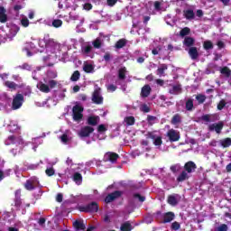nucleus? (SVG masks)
Instances as JSON below:
<instances>
[{"mask_svg": "<svg viewBox=\"0 0 231 231\" xmlns=\"http://www.w3.org/2000/svg\"><path fill=\"white\" fill-rule=\"evenodd\" d=\"M23 51H25L27 57H32V55L37 53V51L41 53L45 51L48 55H51L55 54L57 51H60V43L48 36H44V38L38 41V48L35 46V43L29 42L25 43Z\"/></svg>", "mask_w": 231, "mask_h": 231, "instance_id": "nucleus-1", "label": "nucleus"}, {"mask_svg": "<svg viewBox=\"0 0 231 231\" xmlns=\"http://www.w3.org/2000/svg\"><path fill=\"white\" fill-rule=\"evenodd\" d=\"M5 143V145H14L16 147L11 150V152L14 154V156H15L17 152H21L23 147H24V142L21 136H17L15 134L8 136Z\"/></svg>", "mask_w": 231, "mask_h": 231, "instance_id": "nucleus-2", "label": "nucleus"}, {"mask_svg": "<svg viewBox=\"0 0 231 231\" xmlns=\"http://www.w3.org/2000/svg\"><path fill=\"white\" fill-rule=\"evenodd\" d=\"M83 111H84V108L80 105H76L75 106H73L72 113H73L74 122H80V120H82Z\"/></svg>", "mask_w": 231, "mask_h": 231, "instance_id": "nucleus-3", "label": "nucleus"}, {"mask_svg": "<svg viewBox=\"0 0 231 231\" xmlns=\"http://www.w3.org/2000/svg\"><path fill=\"white\" fill-rule=\"evenodd\" d=\"M24 102V96L23 94H17L13 98V104L12 107L13 109H20V107H23V104Z\"/></svg>", "mask_w": 231, "mask_h": 231, "instance_id": "nucleus-4", "label": "nucleus"}, {"mask_svg": "<svg viewBox=\"0 0 231 231\" xmlns=\"http://www.w3.org/2000/svg\"><path fill=\"white\" fill-rule=\"evenodd\" d=\"M77 4H75V0H60L59 1V8H72V10H77Z\"/></svg>", "mask_w": 231, "mask_h": 231, "instance_id": "nucleus-5", "label": "nucleus"}, {"mask_svg": "<svg viewBox=\"0 0 231 231\" xmlns=\"http://www.w3.org/2000/svg\"><path fill=\"white\" fill-rule=\"evenodd\" d=\"M81 53L85 57H90V59H93V46H91V43H84L81 47Z\"/></svg>", "mask_w": 231, "mask_h": 231, "instance_id": "nucleus-6", "label": "nucleus"}, {"mask_svg": "<svg viewBox=\"0 0 231 231\" xmlns=\"http://www.w3.org/2000/svg\"><path fill=\"white\" fill-rule=\"evenodd\" d=\"M35 187H39V180L36 177L31 178L24 184L26 190H33Z\"/></svg>", "mask_w": 231, "mask_h": 231, "instance_id": "nucleus-7", "label": "nucleus"}, {"mask_svg": "<svg viewBox=\"0 0 231 231\" xmlns=\"http://www.w3.org/2000/svg\"><path fill=\"white\" fill-rule=\"evenodd\" d=\"M79 210L81 212H98V204H97V202H92L88 206L80 207Z\"/></svg>", "mask_w": 231, "mask_h": 231, "instance_id": "nucleus-8", "label": "nucleus"}, {"mask_svg": "<svg viewBox=\"0 0 231 231\" xmlns=\"http://www.w3.org/2000/svg\"><path fill=\"white\" fill-rule=\"evenodd\" d=\"M92 100L95 104H102V102H104V97H102V94L100 93V88L96 87L92 96Z\"/></svg>", "mask_w": 231, "mask_h": 231, "instance_id": "nucleus-9", "label": "nucleus"}, {"mask_svg": "<svg viewBox=\"0 0 231 231\" xmlns=\"http://www.w3.org/2000/svg\"><path fill=\"white\" fill-rule=\"evenodd\" d=\"M19 30H21L19 26L15 24L11 25V27L9 28V32L6 34L7 39L12 41V39H14V37L17 35V33L19 32Z\"/></svg>", "mask_w": 231, "mask_h": 231, "instance_id": "nucleus-10", "label": "nucleus"}, {"mask_svg": "<svg viewBox=\"0 0 231 231\" xmlns=\"http://www.w3.org/2000/svg\"><path fill=\"white\" fill-rule=\"evenodd\" d=\"M167 136L170 141L178 142V140H180V132H178L174 129H171L168 131Z\"/></svg>", "mask_w": 231, "mask_h": 231, "instance_id": "nucleus-11", "label": "nucleus"}, {"mask_svg": "<svg viewBox=\"0 0 231 231\" xmlns=\"http://www.w3.org/2000/svg\"><path fill=\"white\" fill-rule=\"evenodd\" d=\"M105 162H111V163H115L116 160H118V154L115 152H106L104 156Z\"/></svg>", "mask_w": 231, "mask_h": 231, "instance_id": "nucleus-12", "label": "nucleus"}, {"mask_svg": "<svg viewBox=\"0 0 231 231\" xmlns=\"http://www.w3.org/2000/svg\"><path fill=\"white\" fill-rule=\"evenodd\" d=\"M127 73V69H125V67H121L118 69V81L116 82V84H122V82H124V80L125 79V75Z\"/></svg>", "mask_w": 231, "mask_h": 231, "instance_id": "nucleus-13", "label": "nucleus"}, {"mask_svg": "<svg viewBox=\"0 0 231 231\" xmlns=\"http://www.w3.org/2000/svg\"><path fill=\"white\" fill-rule=\"evenodd\" d=\"M121 196H122V192L115 191V192L109 194L108 196H106V198L105 199V202L111 203V201H115V199H116V198H120Z\"/></svg>", "mask_w": 231, "mask_h": 231, "instance_id": "nucleus-14", "label": "nucleus"}, {"mask_svg": "<svg viewBox=\"0 0 231 231\" xmlns=\"http://www.w3.org/2000/svg\"><path fill=\"white\" fill-rule=\"evenodd\" d=\"M94 129L91 126H86L84 128H82L79 132V136L81 138H86L87 136H88L89 134H91V133H93Z\"/></svg>", "mask_w": 231, "mask_h": 231, "instance_id": "nucleus-15", "label": "nucleus"}, {"mask_svg": "<svg viewBox=\"0 0 231 231\" xmlns=\"http://www.w3.org/2000/svg\"><path fill=\"white\" fill-rule=\"evenodd\" d=\"M223 129V123H215L209 125V131H216L217 133V134H219V133H221Z\"/></svg>", "mask_w": 231, "mask_h": 231, "instance_id": "nucleus-16", "label": "nucleus"}, {"mask_svg": "<svg viewBox=\"0 0 231 231\" xmlns=\"http://www.w3.org/2000/svg\"><path fill=\"white\" fill-rule=\"evenodd\" d=\"M178 201H180V195H171L168 197V203L171 205V207L178 205Z\"/></svg>", "mask_w": 231, "mask_h": 231, "instance_id": "nucleus-17", "label": "nucleus"}, {"mask_svg": "<svg viewBox=\"0 0 231 231\" xmlns=\"http://www.w3.org/2000/svg\"><path fill=\"white\" fill-rule=\"evenodd\" d=\"M184 169L188 174H190V172H194V171H196V163H194V162H188L185 164Z\"/></svg>", "mask_w": 231, "mask_h": 231, "instance_id": "nucleus-18", "label": "nucleus"}, {"mask_svg": "<svg viewBox=\"0 0 231 231\" xmlns=\"http://www.w3.org/2000/svg\"><path fill=\"white\" fill-rule=\"evenodd\" d=\"M147 138H152V140L153 141L154 145H156L157 147H159V145H162V137L158 136V137H154V134H152V133H148L146 134Z\"/></svg>", "mask_w": 231, "mask_h": 231, "instance_id": "nucleus-19", "label": "nucleus"}, {"mask_svg": "<svg viewBox=\"0 0 231 231\" xmlns=\"http://www.w3.org/2000/svg\"><path fill=\"white\" fill-rule=\"evenodd\" d=\"M167 69L168 67L166 64H161L157 69V72H156L158 77H165V71H167Z\"/></svg>", "mask_w": 231, "mask_h": 231, "instance_id": "nucleus-20", "label": "nucleus"}, {"mask_svg": "<svg viewBox=\"0 0 231 231\" xmlns=\"http://www.w3.org/2000/svg\"><path fill=\"white\" fill-rule=\"evenodd\" d=\"M83 69L86 73H95V66L88 62L84 63Z\"/></svg>", "mask_w": 231, "mask_h": 231, "instance_id": "nucleus-21", "label": "nucleus"}, {"mask_svg": "<svg viewBox=\"0 0 231 231\" xmlns=\"http://www.w3.org/2000/svg\"><path fill=\"white\" fill-rule=\"evenodd\" d=\"M8 21V16L6 15V9L0 6V23H6Z\"/></svg>", "mask_w": 231, "mask_h": 231, "instance_id": "nucleus-22", "label": "nucleus"}, {"mask_svg": "<svg viewBox=\"0 0 231 231\" xmlns=\"http://www.w3.org/2000/svg\"><path fill=\"white\" fill-rule=\"evenodd\" d=\"M37 88L42 91V93H50V86L46 85V83L39 82L37 84Z\"/></svg>", "mask_w": 231, "mask_h": 231, "instance_id": "nucleus-23", "label": "nucleus"}, {"mask_svg": "<svg viewBox=\"0 0 231 231\" xmlns=\"http://www.w3.org/2000/svg\"><path fill=\"white\" fill-rule=\"evenodd\" d=\"M14 5L15 12H19V10L24 7V0H14Z\"/></svg>", "mask_w": 231, "mask_h": 231, "instance_id": "nucleus-24", "label": "nucleus"}, {"mask_svg": "<svg viewBox=\"0 0 231 231\" xmlns=\"http://www.w3.org/2000/svg\"><path fill=\"white\" fill-rule=\"evenodd\" d=\"M8 130L10 133H15L16 131H19V125L15 121H10V124L8 125Z\"/></svg>", "mask_w": 231, "mask_h": 231, "instance_id": "nucleus-25", "label": "nucleus"}, {"mask_svg": "<svg viewBox=\"0 0 231 231\" xmlns=\"http://www.w3.org/2000/svg\"><path fill=\"white\" fill-rule=\"evenodd\" d=\"M88 122L89 125H97V124H98V122H100V117L97 116H92L88 117Z\"/></svg>", "mask_w": 231, "mask_h": 231, "instance_id": "nucleus-26", "label": "nucleus"}, {"mask_svg": "<svg viewBox=\"0 0 231 231\" xmlns=\"http://www.w3.org/2000/svg\"><path fill=\"white\" fill-rule=\"evenodd\" d=\"M184 17H186L189 21L194 19V11L192 9H185Z\"/></svg>", "mask_w": 231, "mask_h": 231, "instance_id": "nucleus-27", "label": "nucleus"}, {"mask_svg": "<svg viewBox=\"0 0 231 231\" xmlns=\"http://www.w3.org/2000/svg\"><path fill=\"white\" fill-rule=\"evenodd\" d=\"M4 85L5 86V88L12 89V91L19 88V86L15 84L14 81H5Z\"/></svg>", "mask_w": 231, "mask_h": 231, "instance_id": "nucleus-28", "label": "nucleus"}, {"mask_svg": "<svg viewBox=\"0 0 231 231\" xmlns=\"http://www.w3.org/2000/svg\"><path fill=\"white\" fill-rule=\"evenodd\" d=\"M169 93H171V95H180V93H181V86H173L172 88L169 90Z\"/></svg>", "mask_w": 231, "mask_h": 231, "instance_id": "nucleus-29", "label": "nucleus"}, {"mask_svg": "<svg viewBox=\"0 0 231 231\" xmlns=\"http://www.w3.org/2000/svg\"><path fill=\"white\" fill-rule=\"evenodd\" d=\"M20 24L23 28H28V26H30V20H28V17H26L25 15H23L20 19Z\"/></svg>", "mask_w": 231, "mask_h": 231, "instance_id": "nucleus-30", "label": "nucleus"}, {"mask_svg": "<svg viewBox=\"0 0 231 231\" xmlns=\"http://www.w3.org/2000/svg\"><path fill=\"white\" fill-rule=\"evenodd\" d=\"M73 181H75L77 185H80L82 183V174L79 172L74 173Z\"/></svg>", "mask_w": 231, "mask_h": 231, "instance_id": "nucleus-31", "label": "nucleus"}, {"mask_svg": "<svg viewBox=\"0 0 231 231\" xmlns=\"http://www.w3.org/2000/svg\"><path fill=\"white\" fill-rule=\"evenodd\" d=\"M150 94H151V87L149 85H145L142 88L141 95L142 97H149Z\"/></svg>", "mask_w": 231, "mask_h": 231, "instance_id": "nucleus-32", "label": "nucleus"}, {"mask_svg": "<svg viewBox=\"0 0 231 231\" xmlns=\"http://www.w3.org/2000/svg\"><path fill=\"white\" fill-rule=\"evenodd\" d=\"M189 54L191 57V59H198V49H196V47H191L189 51Z\"/></svg>", "mask_w": 231, "mask_h": 231, "instance_id": "nucleus-33", "label": "nucleus"}, {"mask_svg": "<svg viewBox=\"0 0 231 231\" xmlns=\"http://www.w3.org/2000/svg\"><path fill=\"white\" fill-rule=\"evenodd\" d=\"M174 219V213L168 212L164 215V223H171Z\"/></svg>", "mask_w": 231, "mask_h": 231, "instance_id": "nucleus-34", "label": "nucleus"}, {"mask_svg": "<svg viewBox=\"0 0 231 231\" xmlns=\"http://www.w3.org/2000/svg\"><path fill=\"white\" fill-rule=\"evenodd\" d=\"M74 227L76 228V230H85L86 229V225H84L82 222L80 221H75L73 223Z\"/></svg>", "mask_w": 231, "mask_h": 231, "instance_id": "nucleus-35", "label": "nucleus"}, {"mask_svg": "<svg viewBox=\"0 0 231 231\" xmlns=\"http://www.w3.org/2000/svg\"><path fill=\"white\" fill-rule=\"evenodd\" d=\"M120 230L121 231H131V230H133V226H131V224L129 222H125L121 225Z\"/></svg>", "mask_w": 231, "mask_h": 231, "instance_id": "nucleus-36", "label": "nucleus"}, {"mask_svg": "<svg viewBox=\"0 0 231 231\" xmlns=\"http://www.w3.org/2000/svg\"><path fill=\"white\" fill-rule=\"evenodd\" d=\"M44 82H45V84H49L50 89H53V88H55L57 86V81H55L53 79H48V78L44 79Z\"/></svg>", "mask_w": 231, "mask_h": 231, "instance_id": "nucleus-37", "label": "nucleus"}, {"mask_svg": "<svg viewBox=\"0 0 231 231\" xmlns=\"http://www.w3.org/2000/svg\"><path fill=\"white\" fill-rule=\"evenodd\" d=\"M178 181H185V180H189V172L187 171H182L179 177H178Z\"/></svg>", "mask_w": 231, "mask_h": 231, "instance_id": "nucleus-38", "label": "nucleus"}, {"mask_svg": "<svg viewBox=\"0 0 231 231\" xmlns=\"http://www.w3.org/2000/svg\"><path fill=\"white\" fill-rule=\"evenodd\" d=\"M125 124L126 125H134V116H126L125 118Z\"/></svg>", "mask_w": 231, "mask_h": 231, "instance_id": "nucleus-39", "label": "nucleus"}, {"mask_svg": "<svg viewBox=\"0 0 231 231\" xmlns=\"http://www.w3.org/2000/svg\"><path fill=\"white\" fill-rule=\"evenodd\" d=\"M181 122V116L180 115H175L171 119V124L173 125H178Z\"/></svg>", "mask_w": 231, "mask_h": 231, "instance_id": "nucleus-40", "label": "nucleus"}, {"mask_svg": "<svg viewBox=\"0 0 231 231\" xmlns=\"http://www.w3.org/2000/svg\"><path fill=\"white\" fill-rule=\"evenodd\" d=\"M220 144L222 145V147H230L231 139L230 138H226L224 140H221Z\"/></svg>", "mask_w": 231, "mask_h": 231, "instance_id": "nucleus-41", "label": "nucleus"}, {"mask_svg": "<svg viewBox=\"0 0 231 231\" xmlns=\"http://www.w3.org/2000/svg\"><path fill=\"white\" fill-rule=\"evenodd\" d=\"M134 201H140L141 203H143V201H145V197H143L138 193H135V194H134Z\"/></svg>", "mask_w": 231, "mask_h": 231, "instance_id": "nucleus-42", "label": "nucleus"}, {"mask_svg": "<svg viewBox=\"0 0 231 231\" xmlns=\"http://www.w3.org/2000/svg\"><path fill=\"white\" fill-rule=\"evenodd\" d=\"M79 79H80V72H79V70H76L72 74L70 80H72V82H77V80H79Z\"/></svg>", "mask_w": 231, "mask_h": 231, "instance_id": "nucleus-43", "label": "nucleus"}, {"mask_svg": "<svg viewBox=\"0 0 231 231\" xmlns=\"http://www.w3.org/2000/svg\"><path fill=\"white\" fill-rule=\"evenodd\" d=\"M196 100H198L199 104H203V102H205V100H207V97H205V95H198L196 96Z\"/></svg>", "mask_w": 231, "mask_h": 231, "instance_id": "nucleus-44", "label": "nucleus"}, {"mask_svg": "<svg viewBox=\"0 0 231 231\" xmlns=\"http://www.w3.org/2000/svg\"><path fill=\"white\" fill-rule=\"evenodd\" d=\"M212 48H214L212 42L210 41L204 42V50H212Z\"/></svg>", "mask_w": 231, "mask_h": 231, "instance_id": "nucleus-45", "label": "nucleus"}, {"mask_svg": "<svg viewBox=\"0 0 231 231\" xmlns=\"http://www.w3.org/2000/svg\"><path fill=\"white\" fill-rule=\"evenodd\" d=\"M220 72L222 73V75H225L226 77H230V69L224 67L220 69Z\"/></svg>", "mask_w": 231, "mask_h": 231, "instance_id": "nucleus-46", "label": "nucleus"}, {"mask_svg": "<svg viewBox=\"0 0 231 231\" xmlns=\"http://www.w3.org/2000/svg\"><path fill=\"white\" fill-rule=\"evenodd\" d=\"M52 26L54 28H60V26H62L61 20L56 19V20L52 21Z\"/></svg>", "mask_w": 231, "mask_h": 231, "instance_id": "nucleus-47", "label": "nucleus"}, {"mask_svg": "<svg viewBox=\"0 0 231 231\" xmlns=\"http://www.w3.org/2000/svg\"><path fill=\"white\" fill-rule=\"evenodd\" d=\"M124 46H125V40H124V39L119 40L116 43V48H117V49L124 48Z\"/></svg>", "mask_w": 231, "mask_h": 231, "instance_id": "nucleus-48", "label": "nucleus"}, {"mask_svg": "<svg viewBox=\"0 0 231 231\" xmlns=\"http://www.w3.org/2000/svg\"><path fill=\"white\" fill-rule=\"evenodd\" d=\"M192 107H194V102L192 101V99H189L186 102V108L188 109V111H190Z\"/></svg>", "mask_w": 231, "mask_h": 231, "instance_id": "nucleus-49", "label": "nucleus"}, {"mask_svg": "<svg viewBox=\"0 0 231 231\" xmlns=\"http://www.w3.org/2000/svg\"><path fill=\"white\" fill-rule=\"evenodd\" d=\"M94 48H100L102 46V40L100 38H97L93 42Z\"/></svg>", "mask_w": 231, "mask_h": 231, "instance_id": "nucleus-50", "label": "nucleus"}, {"mask_svg": "<svg viewBox=\"0 0 231 231\" xmlns=\"http://www.w3.org/2000/svg\"><path fill=\"white\" fill-rule=\"evenodd\" d=\"M45 174H47V176H53V174H55V170L52 167L47 168Z\"/></svg>", "mask_w": 231, "mask_h": 231, "instance_id": "nucleus-51", "label": "nucleus"}, {"mask_svg": "<svg viewBox=\"0 0 231 231\" xmlns=\"http://www.w3.org/2000/svg\"><path fill=\"white\" fill-rule=\"evenodd\" d=\"M98 133H106L107 131V125H99L97 127Z\"/></svg>", "mask_w": 231, "mask_h": 231, "instance_id": "nucleus-52", "label": "nucleus"}, {"mask_svg": "<svg viewBox=\"0 0 231 231\" xmlns=\"http://www.w3.org/2000/svg\"><path fill=\"white\" fill-rule=\"evenodd\" d=\"M184 44L186 46H192V44H194V39H192V38H186L184 40Z\"/></svg>", "mask_w": 231, "mask_h": 231, "instance_id": "nucleus-53", "label": "nucleus"}, {"mask_svg": "<svg viewBox=\"0 0 231 231\" xmlns=\"http://www.w3.org/2000/svg\"><path fill=\"white\" fill-rule=\"evenodd\" d=\"M55 78H57V72H55V71H49L47 73V78H45V79H48L50 80V79H55Z\"/></svg>", "mask_w": 231, "mask_h": 231, "instance_id": "nucleus-54", "label": "nucleus"}, {"mask_svg": "<svg viewBox=\"0 0 231 231\" xmlns=\"http://www.w3.org/2000/svg\"><path fill=\"white\" fill-rule=\"evenodd\" d=\"M190 33V29L189 27H186L180 31L181 37H185V35H189Z\"/></svg>", "mask_w": 231, "mask_h": 231, "instance_id": "nucleus-55", "label": "nucleus"}, {"mask_svg": "<svg viewBox=\"0 0 231 231\" xmlns=\"http://www.w3.org/2000/svg\"><path fill=\"white\" fill-rule=\"evenodd\" d=\"M69 19H71V21H79L80 17L75 13H69Z\"/></svg>", "mask_w": 231, "mask_h": 231, "instance_id": "nucleus-56", "label": "nucleus"}, {"mask_svg": "<svg viewBox=\"0 0 231 231\" xmlns=\"http://www.w3.org/2000/svg\"><path fill=\"white\" fill-rule=\"evenodd\" d=\"M141 111H143V113H149V111H151V109L149 108V106L143 104L140 106Z\"/></svg>", "mask_w": 231, "mask_h": 231, "instance_id": "nucleus-57", "label": "nucleus"}, {"mask_svg": "<svg viewBox=\"0 0 231 231\" xmlns=\"http://www.w3.org/2000/svg\"><path fill=\"white\" fill-rule=\"evenodd\" d=\"M214 116H210V115H206L202 116V120H204V122H212Z\"/></svg>", "mask_w": 231, "mask_h": 231, "instance_id": "nucleus-58", "label": "nucleus"}, {"mask_svg": "<svg viewBox=\"0 0 231 231\" xmlns=\"http://www.w3.org/2000/svg\"><path fill=\"white\" fill-rule=\"evenodd\" d=\"M60 140L62 143H68L69 142V137H68V134H64L61 137Z\"/></svg>", "mask_w": 231, "mask_h": 231, "instance_id": "nucleus-59", "label": "nucleus"}, {"mask_svg": "<svg viewBox=\"0 0 231 231\" xmlns=\"http://www.w3.org/2000/svg\"><path fill=\"white\" fill-rule=\"evenodd\" d=\"M228 230V226L226 224H222L217 227V231H227Z\"/></svg>", "mask_w": 231, "mask_h": 231, "instance_id": "nucleus-60", "label": "nucleus"}, {"mask_svg": "<svg viewBox=\"0 0 231 231\" xmlns=\"http://www.w3.org/2000/svg\"><path fill=\"white\" fill-rule=\"evenodd\" d=\"M171 171L172 172H178V171H180V164H174L171 166Z\"/></svg>", "mask_w": 231, "mask_h": 231, "instance_id": "nucleus-61", "label": "nucleus"}, {"mask_svg": "<svg viewBox=\"0 0 231 231\" xmlns=\"http://www.w3.org/2000/svg\"><path fill=\"white\" fill-rule=\"evenodd\" d=\"M180 223H178V222H173L171 225L172 230H180Z\"/></svg>", "mask_w": 231, "mask_h": 231, "instance_id": "nucleus-62", "label": "nucleus"}, {"mask_svg": "<svg viewBox=\"0 0 231 231\" xmlns=\"http://www.w3.org/2000/svg\"><path fill=\"white\" fill-rule=\"evenodd\" d=\"M226 105V103L225 102V100H221V101L219 102V104L217 105V109H218L219 111H221V109H223V107H225Z\"/></svg>", "mask_w": 231, "mask_h": 231, "instance_id": "nucleus-63", "label": "nucleus"}, {"mask_svg": "<svg viewBox=\"0 0 231 231\" xmlns=\"http://www.w3.org/2000/svg\"><path fill=\"white\" fill-rule=\"evenodd\" d=\"M162 51V47L158 46L157 48L152 51V55H158Z\"/></svg>", "mask_w": 231, "mask_h": 231, "instance_id": "nucleus-64", "label": "nucleus"}]
</instances>
